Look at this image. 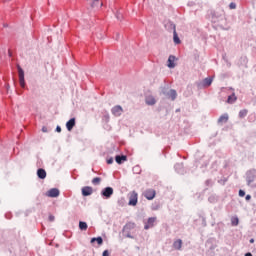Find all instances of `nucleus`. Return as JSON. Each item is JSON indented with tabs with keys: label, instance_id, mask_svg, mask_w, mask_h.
I'll list each match as a JSON object with an SVG mask.
<instances>
[{
	"label": "nucleus",
	"instance_id": "1",
	"mask_svg": "<svg viewBox=\"0 0 256 256\" xmlns=\"http://www.w3.org/2000/svg\"><path fill=\"white\" fill-rule=\"evenodd\" d=\"M133 229H135V223H126L122 230L124 237H127L128 239H135V237L131 234Z\"/></svg>",
	"mask_w": 256,
	"mask_h": 256
},
{
	"label": "nucleus",
	"instance_id": "2",
	"mask_svg": "<svg viewBox=\"0 0 256 256\" xmlns=\"http://www.w3.org/2000/svg\"><path fill=\"white\" fill-rule=\"evenodd\" d=\"M162 95H165L167 99H171V101H175L177 99V91L175 89H167L163 88L161 91Z\"/></svg>",
	"mask_w": 256,
	"mask_h": 256
},
{
	"label": "nucleus",
	"instance_id": "3",
	"mask_svg": "<svg viewBox=\"0 0 256 256\" xmlns=\"http://www.w3.org/2000/svg\"><path fill=\"white\" fill-rule=\"evenodd\" d=\"M213 83V78L207 77L204 80L197 82L198 89H205V87H211V84Z\"/></svg>",
	"mask_w": 256,
	"mask_h": 256
},
{
	"label": "nucleus",
	"instance_id": "4",
	"mask_svg": "<svg viewBox=\"0 0 256 256\" xmlns=\"http://www.w3.org/2000/svg\"><path fill=\"white\" fill-rule=\"evenodd\" d=\"M256 179V170L255 169H250L246 172V182L247 185H251Z\"/></svg>",
	"mask_w": 256,
	"mask_h": 256
},
{
	"label": "nucleus",
	"instance_id": "5",
	"mask_svg": "<svg viewBox=\"0 0 256 256\" xmlns=\"http://www.w3.org/2000/svg\"><path fill=\"white\" fill-rule=\"evenodd\" d=\"M112 196H113V188L112 187L108 186V187L102 189L101 197H103V199H111Z\"/></svg>",
	"mask_w": 256,
	"mask_h": 256
},
{
	"label": "nucleus",
	"instance_id": "6",
	"mask_svg": "<svg viewBox=\"0 0 256 256\" xmlns=\"http://www.w3.org/2000/svg\"><path fill=\"white\" fill-rule=\"evenodd\" d=\"M137 201H138V194L137 192L132 191L129 196L128 205L135 207V205H137Z\"/></svg>",
	"mask_w": 256,
	"mask_h": 256
},
{
	"label": "nucleus",
	"instance_id": "7",
	"mask_svg": "<svg viewBox=\"0 0 256 256\" xmlns=\"http://www.w3.org/2000/svg\"><path fill=\"white\" fill-rule=\"evenodd\" d=\"M19 83L22 89H25V72L18 66Z\"/></svg>",
	"mask_w": 256,
	"mask_h": 256
},
{
	"label": "nucleus",
	"instance_id": "8",
	"mask_svg": "<svg viewBox=\"0 0 256 256\" xmlns=\"http://www.w3.org/2000/svg\"><path fill=\"white\" fill-rule=\"evenodd\" d=\"M111 113L114 117H121V115H123V107H121V105H116L112 107Z\"/></svg>",
	"mask_w": 256,
	"mask_h": 256
},
{
	"label": "nucleus",
	"instance_id": "9",
	"mask_svg": "<svg viewBox=\"0 0 256 256\" xmlns=\"http://www.w3.org/2000/svg\"><path fill=\"white\" fill-rule=\"evenodd\" d=\"M170 29L173 31V40L176 45H179L181 43V39H179V36L177 35V30L175 29V24L170 23Z\"/></svg>",
	"mask_w": 256,
	"mask_h": 256
},
{
	"label": "nucleus",
	"instance_id": "10",
	"mask_svg": "<svg viewBox=\"0 0 256 256\" xmlns=\"http://www.w3.org/2000/svg\"><path fill=\"white\" fill-rule=\"evenodd\" d=\"M156 192L153 189H148L144 192V197L148 199V201H153L155 199Z\"/></svg>",
	"mask_w": 256,
	"mask_h": 256
},
{
	"label": "nucleus",
	"instance_id": "11",
	"mask_svg": "<svg viewBox=\"0 0 256 256\" xmlns=\"http://www.w3.org/2000/svg\"><path fill=\"white\" fill-rule=\"evenodd\" d=\"M83 197H89V195H93V188L91 186H85L82 188Z\"/></svg>",
	"mask_w": 256,
	"mask_h": 256
},
{
	"label": "nucleus",
	"instance_id": "12",
	"mask_svg": "<svg viewBox=\"0 0 256 256\" xmlns=\"http://www.w3.org/2000/svg\"><path fill=\"white\" fill-rule=\"evenodd\" d=\"M59 189L57 188H52L50 190L47 191L46 195L47 197H52V198H55V197H59Z\"/></svg>",
	"mask_w": 256,
	"mask_h": 256
},
{
	"label": "nucleus",
	"instance_id": "13",
	"mask_svg": "<svg viewBox=\"0 0 256 256\" xmlns=\"http://www.w3.org/2000/svg\"><path fill=\"white\" fill-rule=\"evenodd\" d=\"M155 221H157V218L155 217L148 218V221L145 224L144 229H151V227H153V225L155 224Z\"/></svg>",
	"mask_w": 256,
	"mask_h": 256
},
{
	"label": "nucleus",
	"instance_id": "14",
	"mask_svg": "<svg viewBox=\"0 0 256 256\" xmlns=\"http://www.w3.org/2000/svg\"><path fill=\"white\" fill-rule=\"evenodd\" d=\"M73 127H75V118H71L67 123H66V129L68 131H73Z\"/></svg>",
	"mask_w": 256,
	"mask_h": 256
},
{
	"label": "nucleus",
	"instance_id": "15",
	"mask_svg": "<svg viewBox=\"0 0 256 256\" xmlns=\"http://www.w3.org/2000/svg\"><path fill=\"white\" fill-rule=\"evenodd\" d=\"M37 177L39 179H45L47 177V172L45 171V169L40 168L37 170Z\"/></svg>",
	"mask_w": 256,
	"mask_h": 256
},
{
	"label": "nucleus",
	"instance_id": "16",
	"mask_svg": "<svg viewBox=\"0 0 256 256\" xmlns=\"http://www.w3.org/2000/svg\"><path fill=\"white\" fill-rule=\"evenodd\" d=\"M91 7H92V9H99V8L103 7V2H101L99 0H92Z\"/></svg>",
	"mask_w": 256,
	"mask_h": 256
},
{
	"label": "nucleus",
	"instance_id": "17",
	"mask_svg": "<svg viewBox=\"0 0 256 256\" xmlns=\"http://www.w3.org/2000/svg\"><path fill=\"white\" fill-rule=\"evenodd\" d=\"M115 161H116V163H118V165H121V164H123V161H127V156H125V155H117L115 157Z\"/></svg>",
	"mask_w": 256,
	"mask_h": 256
},
{
	"label": "nucleus",
	"instance_id": "18",
	"mask_svg": "<svg viewBox=\"0 0 256 256\" xmlns=\"http://www.w3.org/2000/svg\"><path fill=\"white\" fill-rule=\"evenodd\" d=\"M173 247L174 249H176L177 251H181V247H183V241L181 239L176 240L173 243Z\"/></svg>",
	"mask_w": 256,
	"mask_h": 256
},
{
	"label": "nucleus",
	"instance_id": "19",
	"mask_svg": "<svg viewBox=\"0 0 256 256\" xmlns=\"http://www.w3.org/2000/svg\"><path fill=\"white\" fill-rule=\"evenodd\" d=\"M229 121V114L225 113L218 119V123H227Z\"/></svg>",
	"mask_w": 256,
	"mask_h": 256
},
{
	"label": "nucleus",
	"instance_id": "20",
	"mask_svg": "<svg viewBox=\"0 0 256 256\" xmlns=\"http://www.w3.org/2000/svg\"><path fill=\"white\" fill-rule=\"evenodd\" d=\"M168 67H169V69H174V67H175V56H169V58H168Z\"/></svg>",
	"mask_w": 256,
	"mask_h": 256
},
{
	"label": "nucleus",
	"instance_id": "21",
	"mask_svg": "<svg viewBox=\"0 0 256 256\" xmlns=\"http://www.w3.org/2000/svg\"><path fill=\"white\" fill-rule=\"evenodd\" d=\"M146 105H155L157 101L155 100V97L153 96H148L146 97Z\"/></svg>",
	"mask_w": 256,
	"mask_h": 256
},
{
	"label": "nucleus",
	"instance_id": "22",
	"mask_svg": "<svg viewBox=\"0 0 256 256\" xmlns=\"http://www.w3.org/2000/svg\"><path fill=\"white\" fill-rule=\"evenodd\" d=\"M174 169L177 173H179L180 175L183 174V163H177L174 166Z\"/></svg>",
	"mask_w": 256,
	"mask_h": 256
},
{
	"label": "nucleus",
	"instance_id": "23",
	"mask_svg": "<svg viewBox=\"0 0 256 256\" xmlns=\"http://www.w3.org/2000/svg\"><path fill=\"white\" fill-rule=\"evenodd\" d=\"M97 243L98 245H103V238L101 236L99 237H94L90 240V243Z\"/></svg>",
	"mask_w": 256,
	"mask_h": 256
},
{
	"label": "nucleus",
	"instance_id": "24",
	"mask_svg": "<svg viewBox=\"0 0 256 256\" xmlns=\"http://www.w3.org/2000/svg\"><path fill=\"white\" fill-rule=\"evenodd\" d=\"M237 101V96H235V93L232 95L228 96L227 103L232 105V103H235Z\"/></svg>",
	"mask_w": 256,
	"mask_h": 256
},
{
	"label": "nucleus",
	"instance_id": "25",
	"mask_svg": "<svg viewBox=\"0 0 256 256\" xmlns=\"http://www.w3.org/2000/svg\"><path fill=\"white\" fill-rule=\"evenodd\" d=\"M87 222L80 221L79 222V230L80 231H87Z\"/></svg>",
	"mask_w": 256,
	"mask_h": 256
},
{
	"label": "nucleus",
	"instance_id": "26",
	"mask_svg": "<svg viewBox=\"0 0 256 256\" xmlns=\"http://www.w3.org/2000/svg\"><path fill=\"white\" fill-rule=\"evenodd\" d=\"M247 113H248L247 109L240 110L239 117L243 119V117H247Z\"/></svg>",
	"mask_w": 256,
	"mask_h": 256
},
{
	"label": "nucleus",
	"instance_id": "27",
	"mask_svg": "<svg viewBox=\"0 0 256 256\" xmlns=\"http://www.w3.org/2000/svg\"><path fill=\"white\" fill-rule=\"evenodd\" d=\"M231 224L233 225V227H237V225H239V218L237 217L232 218Z\"/></svg>",
	"mask_w": 256,
	"mask_h": 256
},
{
	"label": "nucleus",
	"instance_id": "28",
	"mask_svg": "<svg viewBox=\"0 0 256 256\" xmlns=\"http://www.w3.org/2000/svg\"><path fill=\"white\" fill-rule=\"evenodd\" d=\"M92 183L93 185H99V183H101V178L99 177L93 178Z\"/></svg>",
	"mask_w": 256,
	"mask_h": 256
},
{
	"label": "nucleus",
	"instance_id": "29",
	"mask_svg": "<svg viewBox=\"0 0 256 256\" xmlns=\"http://www.w3.org/2000/svg\"><path fill=\"white\" fill-rule=\"evenodd\" d=\"M239 197H245V190H239Z\"/></svg>",
	"mask_w": 256,
	"mask_h": 256
},
{
	"label": "nucleus",
	"instance_id": "30",
	"mask_svg": "<svg viewBox=\"0 0 256 256\" xmlns=\"http://www.w3.org/2000/svg\"><path fill=\"white\" fill-rule=\"evenodd\" d=\"M102 256H110L109 255V250H104L102 253Z\"/></svg>",
	"mask_w": 256,
	"mask_h": 256
},
{
	"label": "nucleus",
	"instance_id": "31",
	"mask_svg": "<svg viewBox=\"0 0 256 256\" xmlns=\"http://www.w3.org/2000/svg\"><path fill=\"white\" fill-rule=\"evenodd\" d=\"M112 163H113V158L112 157L107 159V164L108 165H112Z\"/></svg>",
	"mask_w": 256,
	"mask_h": 256
},
{
	"label": "nucleus",
	"instance_id": "32",
	"mask_svg": "<svg viewBox=\"0 0 256 256\" xmlns=\"http://www.w3.org/2000/svg\"><path fill=\"white\" fill-rule=\"evenodd\" d=\"M237 5L235 3H230V9H236Z\"/></svg>",
	"mask_w": 256,
	"mask_h": 256
},
{
	"label": "nucleus",
	"instance_id": "33",
	"mask_svg": "<svg viewBox=\"0 0 256 256\" xmlns=\"http://www.w3.org/2000/svg\"><path fill=\"white\" fill-rule=\"evenodd\" d=\"M56 132H57V133H61V126H57V127H56Z\"/></svg>",
	"mask_w": 256,
	"mask_h": 256
},
{
	"label": "nucleus",
	"instance_id": "34",
	"mask_svg": "<svg viewBox=\"0 0 256 256\" xmlns=\"http://www.w3.org/2000/svg\"><path fill=\"white\" fill-rule=\"evenodd\" d=\"M49 221H55V216L50 215V216H49Z\"/></svg>",
	"mask_w": 256,
	"mask_h": 256
},
{
	"label": "nucleus",
	"instance_id": "35",
	"mask_svg": "<svg viewBox=\"0 0 256 256\" xmlns=\"http://www.w3.org/2000/svg\"><path fill=\"white\" fill-rule=\"evenodd\" d=\"M245 199L247 200V201H251V195H246V197H245Z\"/></svg>",
	"mask_w": 256,
	"mask_h": 256
},
{
	"label": "nucleus",
	"instance_id": "36",
	"mask_svg": "<svg viewBox=\"0 0 256 256\" xmlns=\"http://www.w3.org/2000/svg\"><path fill=\"white\" fill-rule=\"evenodd\" d=\"M208 201H210V203H213V201H215L214 197H209Z\"/></svg>",
	"mask_w": 256,
	"mask_h": 256
},
{
	"label": "nucleus",
	"instance_id": "37",
	"mask_svg": "<svg viewBox=\"0 0 256 256\" xmlns=\"http://www.w3.org/2000/svg\"><path fill=\"white\" fill-rule=\"evenodd\" d=\"M43 133H47V127L42 128Z\"/></svg>",
	"mask_w": 256,
	"mask_h": 256
},
{
	"label": "nucleus",
	"instance_id": "38",
	"mask_svg": "<svg viewBox=\"0 0 256 256\" xmlns=\"http://www.w3.org/2000/svg\"><path fill=\"white\" fill-rule=\"evenodd\" d=\"M133 171H139V166H135V167L133 168Z\"/></svg>",
	"mask_w": 256,
	"mask_h": 256
},
{
	"label": "nucleus",
	"instance_id": "39",
	"mask_svg": "<svg viewBox=\"0 0 256 256\" xmlns=\"http://www.w3.org/2000/svg\"><path fill=\"white\" fill-rule=\"evenodd\" d=\"M206 185H212L211 180H207V181H206Z\"/></svg>",
	"mask_w": 256,
	"mask_h": 256
},
{
	"label": "nucleus",
	"instance_id": "40",
	"mask_svg": "<svg viewBox=\"0 0 256 256\" xmlns=\"http://www.w3.org/2000/svg\"><path fill=\"white\" fill-rule=\"evenodd\" d=\"M118 204H120L121 206H123V200H118Z\"/></svg>",
	"mask_w": 256,
	"mask_h": 256
},
{
	"label": "nucleus",
	"instance_id": "41",
	"mask_svg": "<svg viewBox=\"0 0 256 256\" xmlns=\"http://www.w3.org/2000/svg\"><path fill=\"white\" fill-rule=\"evenodd\" d=\"M245 256H253V254H251V252H247Z\"/></svg>",
	"mask_w": 256,
	"mask_h": 256
},
{
	"label": "nucleus",
	"instance_id": "42",
	"mask_svg": "<svg viewBox=\"0 0 256 256\" xmlns=\"http://www.w3.org/2000/svg\"><path fill=\"white\" fill-rule=\"evenodd\" d=\"M116 18H117V19H121V14H117V15H116Z\"/></svg>",
	"mask_w": 256,
	"mask_h": 256
},
{
	"label": "nucleus",
	"instance_id": "43",
	"mask_svg": "<svg viewBox=\"0 0 256 256\" xmlns=\"http://www.w3.org/2000/svg\"><path fill=\"white\" fill-rule=\"evenodd\" d=\"M250 243H255V239L251 238Z\"/></svg>",
	"mask_w": 256,
	"mask_h": 256
}]
</instances>
